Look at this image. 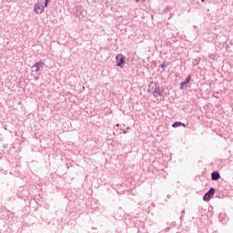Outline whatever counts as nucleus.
Listing matches in <instances>:
<instances>
[{
  "label": "nucleus",
  "instance_id": "obj_1",
  "mask_svg": "<svg viewBox=\"0 0 233 233\" xmlns=\"http://www.w3.org/2000/svg\"><path fill=\"white\" fill-rule=\"evenodd\" d=\"M153 86H155V89L151 91V94L154 96V97H163V93L165 92V89L156 84H154Z\"/></svg>",
  "mask_w": 233,
  "mask_h": 233
},
{
  "label": "nucleus",
  "instance_id": "obj_2",
  "mask_svg": "<svg viewBox=\"0 0 233 233\" xmlns=\"http://www.w3.org/2000/svg\"><path fill=\"white\" fill-rule=\"evenodd\" d=\"M45 5H43V2H38L34 6V12L35 14L41 15L43 12H45Z\"/></svg>",
  "mask_w": 233,
  "mask_h": 233
},
{
  "label": "nucleus",
  "instance_id": "obj_3",
  "mask_svg": "<svg viewBox=\"0 0 233 233\" xmlns=\"http://www.w3.org/2000/svg\"><path fill=\"white\" fill-rule=\"evenodd\" d=\"M214 194H216V189L214 187L209 188V190L204 195L203 201H210V198Z\"/></svg>",
  "mask_w": 233,
  "mask_h": 233
},
{
  "label": "nucleus",
  "instance_id": "obj_4",
  "mask_svg": "<svg viewBox=\"0 0 233 233\" xmlns=\"http://www.w3.org/2000/svg\"><path fill=\"white\" fill-rule=\"evenodd\" d=\"M116 59L117 61L116 66H119V68H123L125 66V56L122 54H118L116 56Z\"/></svg>",
  "mask_w": 233,
  "mask_h": 233
},
{
  "label": "nucleus",
  "instance_id": "obj_5",
  "mask_svg": "<svg viewBox=\"0 0 233 233\" xmlns=\"http://www.w3.org/2000/svg\"><path fill=\"white\" fill-rule=\"evenodd\" d=\"M221 178V175H219V172L218 171H213L211 173V179L212 181H218V179Z\"/></svg>",
  "mask_w": 233,
  "mask_h": 233
},
{
  "label": "nucleus",
  "instance_id": "obj_6",
  "mask_svg": "<svg viewBox=\"0 0 233 233\" xmlns=\"http://www.w3.org/2000/svg\"><path fill=\"white\" fill-rule=\"evenodd\" d=\"M192 79V76L188 75L184 82L180 83V88H183V86H187L190 83Z\"/></svg>",
  "mask_w": 233,
  "mask_h": 233
},
{
  "label": "nucleus",
  "instance_id": "obj_7",
  "mask_svg": "<svg viewBox=\"0 0 233 233\" xmlns=\"http://www.w3.org/2000/svg\"><path fill=\"white\" fill-rule=\"evenodd\" d=\"M43 65H45V63H43V61H39V62H36V63L32 66V68H35V71L39 72V69L41 68V66H43Z\"/></svg>",
  "mask_w": 233,
  "mask_h": 233
},
{
  "label": "nucleus",
  "instance_id": "obj_8",
  "mask_svg": "<svg viewBox=\"0 0 233 233\" xmlns=\"http://www.w3.org/2000/svg\"><path fill=\"white\" fill-rule=\"evenodd\" d=\"M177 127H187V125L183 122H175L172 124L173 128H177Z\"/></svg>",
  "mask_w": 233,
  "mask_h": 233
},
{
  "label": "nucleus",
  "instance_id": "obj_9",
  "mask_svg": "<svg viewBox=\"0 0 233 233\" xmlns=\"http://www.w3.org/2000/svg\"><path fill=\"white\" fill-rule=\"evenodd\" d=\"M199 63H201V58L200 57H197L193 61L194 66H197V65H199Z\"/></svg>",
  "mask_w": 233,
  "mask_h": 233
},
{
  "label": "nucleus",
  "instance_id": "obj_10",
  "mask_svg": "<svg viewBox=\"0 0 233 233\" xmlns=\"http://www.w3.org/2000/svg\"><path fill=\"white\" fill-rule=\"evenodd\" d=\"M209 59H216V54H209L208 55Z\"/></svg>",
  "mask_w": 233,
  "mask_h": 233
},
{
  "label": "nucleus",
  "instance_id": "obj_11",
  "mask_svg": "<svg viewBox=\"0 0 233 233\" xmlns=\"http://www.w3.org/2000/svg\"><path fill=\"white\" fill-rule=\"evenodd\" d=\"M48 6V0L45 1V7Z\"/></svg>",
  "mask_w": 233,
  "mask_h": 233
},
{
  "label": "nucleus",
  "instance_id": "obj_12",
  "mask_svg": "<svg viewBox=\"0 0 233 233\" xmlns=\"http://www.w3.org/2000/svg\"><path fill=\"white\" fill-rule=\"evenodd\" d=\"M166 66L165 63L160 65V68H165Z\"/></svg>",
  "mask_w": 233,
  "mask_h": 233
},
{
  "label": "nucleus",
  "instance_id": "obj_13",
  "mask_svg": "<svg viewBox=\"0 0 233 233\" xmlns=\"http://www.w3.org/2000/svg\"><path fill=\"white\" fill-rule=\"evenodd\" d=\"M123 134H127V130L123 129L122 130Z\"/></svg>",
  "mask_w": 233,
  "mask_h": 233
},
{
  "label": "nucleus",
  "instance_id": "obj_14",
  "mask_svg": "<svg viewBox=\"0 0 233 233\" xmlns=\"http://www.w3.org/2000/svg\"><path fill=\"white\" fill-rule=\"evenodd\" d=\"M127 130H130V127H127Z\"/></svg>",
  "mask_w": 233,
  "mask_h": 233
},
{
  "label": "nucleus",
  "instance_id": "obj_15",
  "mask_svg": "<svg viewBox=\"0 0 233 233\" xmlns=\"http://www.w3.org/2000/svg\"><path fill=\"white\" fill-rule=\"evenodd\" d=\"M135 1H136V3H139L140 0H135Z\"/></svg>",
  "mask_w": 233,
  "mask_h": 233
},
{
  "label": "nucleus",
  "instance_id": "obj_16",
  "mask_svg": "<svg viewBox=\"0 0 233 233\" xmlns=\"http://www.w3.org/2000/svg\"><path fill=\"white\" fill-rule=\"evenodd\" d=\"M151 86H152V88H154V85L153 84H151Z\"/></svg>",
  "mask_w": 233,
  "mask_h": 233
},
{
  "label": "nucleus",
  "instance_id": "obj_17",
  "mask_svg": "<svg viewBox=\"0 0 233 233\" xmlns=\"http://www.w3.org/2000/svg\"><path fill=\"white\" fill-rule=\"evenodd\" d=\"M182 214H185V210L182 211Z\"/></svg>",
  "mask_w": 233,
  "mask_h": 233
},
{
  "label": "nucleus",
  "instance_id": "obj_18",
  "mask_svg": "<svg viewBox=\"0 0 233 233\" xmlns=\"http://www.w3.org/2000/svg\"><path fill=\"white\" fill-rule=\"evenodd\" d=\"M202 1V3H205V0H201Z\"/></svg>",
  "mask_w": 233,
  "mask_h": 233
},
{
  "label": "nucleus",
  "instance_id": "obj_19",
  "mask_svg": "<svg viewBox=\"0 0 233 233\" xmlns=\"http://www.w3.org/2000/svg\"><path fill=\"white\" fill-rule=\"evenodd\" d=\"M116 127H119V124H116Z\"/></svg>",
  "mask_w": 233,
  "mask_h": 233
}]
</instances>
